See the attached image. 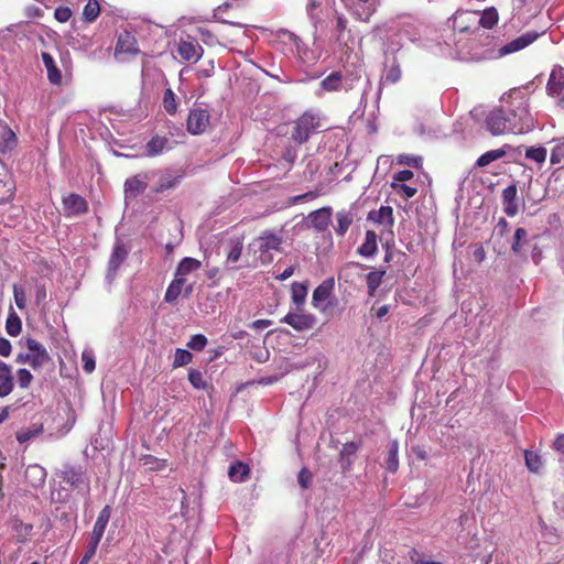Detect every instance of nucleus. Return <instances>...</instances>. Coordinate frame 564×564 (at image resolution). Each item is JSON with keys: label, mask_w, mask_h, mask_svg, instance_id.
I'll list each match as a JSON object with an SVG mask.
<instances>
[{"label": "nucleus", "mask_w": 564, "mask_h": 564, "mask_svg": "<svg viewBox=\"0 0 564 564\" xmlns=\"http://www.w3.org/2000/svg\"><path fill=\"white\" fill-rule=\"evenodd\" d=\"M341 79L340 72H333L321 82V87L326 91H338L341 88Z\"/></svg>", "instance_id": "nucleus-32"}, {"label": "nucleus", "mask_w": 564, "mask_h": 564, "mask_svg": "<svg viewBox=\"0 0 564 564\" xmlns=\"http://www.w3.org/2000/svg\"><path fill=\"white\" fill-rule=\"evenodd\" d=\"M209 112L206 109H193L187 117V131L191 134L203 133L209 124Z\"/></svg>", "instance_id": "nucleus-7"}, {"label": "nucleus", "mask_w": 564, "mask_h": 564, "mask_svg": "<svg viewBox=\"0 0 564 564\" xmlns=\"http://www.w3.org/2000/svg\"><path fill=\"white\" fill-rule=\"evenodd\" d=\"M487 129L494 135L505 133L522 134L533 127L527 106L502 105L494 108L486 117Z\"/></svg>", "instance_id": "nucleus-1"}, {"label": "nucleus", "mask_w": 564, "mask_h": 564, "mask_svg": "<svg viewBox=\"0 0 564 564\" xmlns=\"http://www.w3.org/2000/svg\"><path fill=\"white\" fill-rule=\"evenodd\" d=\"M475 21L478 25L491 29L498 23V12L495 8L486 9Z\"/></svg>", "instance_id": "nucleus-34"}, {"label": "nucleus", "mask_w": 564, "mask_h": 564, "mask_svg": "<svg viewBox=\"0 0 564 564\" xmlns=\"http://www.w3.org/2000/svg\"><path fill=\"white\" fill-rule=\"evenodd\" d=\"M25 347L31 358V367L36 370L51 361V357L46 348L36 339L28 337L25 339Z\"/></svg>", "instance_id": "nucleus-4"}, {"label": "nucleus", "mask_w": 564, "mask_h": 564, "mask_svg": "<svg viewBox=\"0 0 564 564\" xmlns=\"http://www.w3.org/2000/svg\"><path fill=\"white\" fill-rule=\"evenodd\" d=\"M185 282H186L185 278H180V276L175 275L174 280L170 283V285L165 292V295H164L165 302L174 303L181 295V293L184 289Z\"/></svg>", "instance_id": "nucleus-27"}, {"label": "nucleus", "mask_w": 564, "mask_h": 564, "mask_svg": "<svg viewBox=\"0 0 564 564\" xmlns=\"http://www.w3.org/2000/svg\"><path fill=\"white\" fill-rule=\"evenodd\" d=\"M297 480L303 489H307L312 481V474L306 468H302L299 473Z\"/></svg>", "instance_id": "nucleus-58"}, {"label": "nucleus", "mask_w": 564, "mask_h": 564, "mask_svg": "<svg viewBox=\"0 0 564 564\" xmlns=\"http://www.w3.org/2000/svg\"><path fill=\"white\" fill-rule=\"evenodd\" d=\"M360 446L361 442H347L343 445L339 452V463L343 471L350 470L352 466L351 457L357 453Z\"/></svg>", "instance_id": "nucleus-16"}, {"label": "nucleus", "mask_w": 564, "mask_h": 564, "mask_svg": "<svg viewBox=\"0 0 564 564\" xmlns=\"http://www.w3.org/2000/svg\"><path fill=\"white\" fill-rule=\"evenodd\" d=\"M547 151L544 147H530L525 150V158L530 159L539 164L544 163Z\"/></svg>", "instance_id": "nucleus-42"}, {"label": "nucleus", "mask_w": 564, "mask_h": 564, "mask_svg": "<svg viewBox=\"0 0 564 564\" xmlns=\"http://www.w3.org/2000/svg\"><path fill=\"white\" fill-rule=\"evenodd\" d=\"M33 381V375L25 368L17 371V382L21 389H28Z\"/></svg>", "instance_id": "nucleus-50"}, {"label": "nucleus", "mask_w": 564, "mask_h": 564, "mask_svg": "<svg viewBox=\"0 0 564 564\" xmlns=\"http://www.w3.org/2000/svg\"><path fill=\"white\" fill-rule=\"evenodd\" d=\"M148 173H140L126 180V198L133 199L141 195L148 187Z\"/></svg>", "instance_id": "nucleus-10"}, {"label": "nucleus", "mask_w": 564, "mask_h": 564, "mask_svg": "<svg viewBox=\"0 0 564 564\" xmlns=\"http://www.w3.org/2000/svg\"><path fill=\"white\" fill-rule=\"evenodd\" d=\"M14 389L12 367L0 360V398L8 397Z\"/></svg>", "instance_id": "nucleus-14"}, {"label": "nucleus", "mask_w": 564, "mask_h": 564, "mask_svg": "<svg viewBox=\"0 0 564 564\" xmlns=\"http://www.w3.org/2000/svg\"><path fill=\"white\" fill-rule=\"evenodd\" d=\"M181 178V174L173 175L171 173H165L160 177L158 184L153 187V192L163 193L165 191L172 189L180 184Z\"/></svg>", "instance_id": "nucleus-26"}, {"label": "nucleus", "mask_w": 564, "mask_h": 564, "mask_svg": "<svg viewBox=\"0 0 564 564\" xmlns=\"http://www.w3.org/2000/svg\"><path fill=\"white\" fill-rule=\"evenodd\" d=\"M283 236L271 229L263 230L252 242L259 253V260L262 264H269L273 261V252H281Z\"/></svg>", "instance_id": "nucleus-2"}, {"label": "nucleus", "mask_w": 564, "mask_h": 564, "mask_svg": "<svg viewBox=\"0 0 564 564\" xmlns=\"http://www.w3.org/2000/svg\"><path fill=\"white\" fill-rule=\"evenodd\" d=\"M192 358L193 355L188 350L177 348L174 355L173 367L178 368L188 365L192 361Z\"/></svg>", "instance_id": "nucleus-47"}, {"label": "nucleus", "mask_w": 564, "mask_h": 564, "mask_svg": "<svg viewBox=\"0 0 564 564\" xmlns=\"http://www.w3.org/2000/svg\"><path fill=\"white\" fill-rule=\"evenodd\" d=\"M477 12H457L453 21L454 29L458 30L459 32H468L470 28L465 24V21H469L471 19L475 21L477 19Z\"/></svg>", "instance_id": "nucleus-31"}, {"label": "nucleus", "mask_w": 564, "mask_h": 564, "mask_svg": "<svg viewBox=\"0 0 564 564\" xmlns=\"http://www.w3.org/2000/svg\"><path fill=\"white\" fill-rule=\"evenodd\" d=\"M528 243V231L524 228H518L511 243L512 252L519 254L523 246Z\"/></svg>", "instance_id": "nucleus-40"}, {"label": "nucleus", "mask_w": 564, "mask_h": 564, "mask_svg": "<svg viewBox=\"0 0 564 564\" xmlns=\"http://www.w3.org/2000/svg\"><path fill=\"white\" fill-rule=\"evenodd\" d=\"M510 149V145L509 144H505L502 148L500 149H495V150H490V151H487L486 153L481 154L477 162H476V165L478 167H484V166H487L489 165L491 162L496 161V160H499L501 158H503L506 154H507V151Z\"/></svg>", "instance_id": "nucleus-23"}, {"label": "nucleus", "mask_w": 564, "mask_h": 564, "mask_svg": "<svg viewBox=\"0 0 564 564\" xmlns=\"http://www.w3.org/2000/svg\"><path fill=\"white\" fill-rule=\"evenodd\" d=\"M100 14V4L97 0H88L83 10L86 22H94Z\"/></svg>", "instance_id": "nucleus-38"}, {"label": "nucleus", "mask_w": 564, "mask_h": 564, "mask_svg": "<svg viewBox=\"0 0 564 564\" xmlns=\"http://www.w3.org/2000/svg\"><path fill=\"white\" fill-rule=\"evenodd\" d=\"M282 323L290 325L296 332H305L312 329L316 325V317L310 313H288Z\"/></svg>", "instance_id": "nucleus-5"}, {"label": "nucleus", "mask_w": 564, "mask_h": 564, "mask_svg": "<svg viewBox=\"0 0 564 564\" xmlns=\"http://www.w3.org/2000/svg\"><path fill=\"white\" fill-rule=\"evenodd\" d=\"M99 543H100V541L93 540L90 538L87 550H86L83 558L80 560L79 564H88L90 562V560L95 556V554L97 552V547H98Z\"/></svg>", "instance_id": "nucleus-54"}, {"label": "nucleus", "mask_w": 564, "mask_h": 564, "mask_svg": "<svg viewBox=\"0 0 564 564\" xmlns=\"http://www.w3.org/2000/svg\"><path fill=\"white\" fill-rule=\"evenodd\" d=\"M25 474H26V476L33 475L35 477L36 482L33 484V486H35V487L44 484L45 478H46L45 470L42 467H40L39 465L29 466L25 470Z\"/></svg>", "instance_id": "nucleus-51"}, {"label": "nucleus", "mask_w": 564, "mask_h": 564, "mask_svg": "<svg viewBox=\"0 0 564 564\" xmlns=\"http://www.w3.org/2000/svg\"><path fill=\"white\" fill-rule=\"evenodd\" d=\"M401 77L402 72L400 65L393 64L387 69L383 82L388 84H397Z\"/></svg>", "instance_id": "nucleus-48"}, {"label": "nucleus", "mask_w": 564, "mask_h": 564, "mask_svg": "<svg viewBox=\"0 0 564 564\" xmlns=\"http://www.w3.org/2000/svg\"><path fill=\"white\" fill-rule=\"evenodd\" d=\"M83 369L86 373H91L95 370V358L90 352L84 351L82 354Z\"/></svg>", "instance_id": "nucleus-56"}, {"label": "nucleus", "mask_w": 564, "mask_h": 564, "mask_svg": "<svg viewBox=\"0 0 564 564\" xmlns=\"http://www.w3.org/2000/svg\"><path fill=\"white\" fill-rule=\"evenodd\" d=\"M6 330L8 335L12 337L18 336L22 330V322L19 315L13 310L9 312V315L7 317Z\"/></svg>", "instance_id": "nucleus-33"}, {"label": "nucleus", "mask_w": 564, "mask_h": 564, "mask_svg": "<svg viewBox=\"0 0 564 564\" xmlns=\"http://www.w3.org/2000/svg\"><path fill=\"white\" fill-rule=\"evenodd\" d=\"M553 448L556 452L564 454V434H560L556 436V438L553 442Z\"/></svg>", "instance_id": "nucleus-64"}, {"label": "nucleus", "mask_w": 564, "mask_h": 564, "mask_svg": "<svg viewBox=\"0 0 564 564\" xmlns=\"http://www.w3.org/2000/svg\"><path fill=\"white\" fill-rule=\"evenodd\" d=\"M62 203L64 213L67 217L79 216L88 212L87 200L78 194H68L67 196L63 197Z\"/></svg>", "instance_id": "nucleus-8"}, {"label": "nucleus", "mask_w": 564, "mask_h": 564, "mask_svg": "<svg viewBox=\"0 0 564 564\" xmlns=\"http://www.w3.org/2000/svg\"><path fill=\"white\" fill-rule=\"evenodd\" d=\"M200 267L202 262L199 260L186 257L180 261L175 274L176 276L185 278L187 274L198 270Z\"/></svg>", "instance_id": "nucleus-28"}, {"label": "nucleus", "mask_w": 564, "mask_h": 564, "mask_svg": "<svg viewBox=\"0 0 564 564\" xmlns=\"http://www.w3.org/2000/svg\"><path fill=\"white\" fill-rule=\"evenodd\" d=\"M337 225L335 232L339 237H344L354 221V214L350 210L341 209L336 214Z\"/></svg>", "instance_id": "nucleus-21"}, {"label": "nucleus", "mask_w": 564, "mask_h": 564, "mask_svg": "<svg viewBox=\"0 0 564 564\" xmlns=\"http://www.w3.org/2000/svg\"><path fill=\"white\" fill-rule=\"evenodd\" d=\"M414 176L411 170H402L393 175V181L399 184H404V182L411 180Z\"/></svg>", "instance_id": "nucleus-62"}, {"label": "nucleus", "mask_w": 564, "mask_h": 564, "mask_svg": "<svg viewBox=\"0 0 564 564\" xmlns=\"http://www.w3.org/2000/svg\"><path fill=\"white\" fill-rule=\"evenodd\" d=\"M129 254L128 248L122 241H117L108 261L107 278L112 281L120 265L127 260Z\"/></svg>", "instance_id": "nucleus-6"}, {"label": "nucleus", "mask_w": 564, "mask_h": 564, "mask_svg": "<svg viewBox=\"0 0 564 564\" xmlns=\"http://www.w3.org/2000/svg\"><path fill=\"white\" fill-rule=\"evenodd\" d=\"M564 90V68L562 66H554L552 69L547 84L546 91L549 96H560Z\"/></svg>", "instance_id": "nucleus-11"}, {"label": "nucleus", "mask_w": 564, "mask_h": 564, "mask_svg": "<svg viewBox=\"0 0 564 564\" xmlns=\"http://www.w3.org/2000/svg\"><path fill=\"white\" fill-rule=\"evenodd\" d=\"M13 296H14V302H15V305L18 306V308L24 310L26 306V295H25L24 290L18 285H14L13 286Z\"/></svg>", "instance_id": "nucleus-55"}, {"label": "nucleus", "mask_w": 564, "mask_h": 564, "mask_svg": "<svg viewBox=\"0 0 564 564\" xmlns=\"http://www.w3.org/2000/svg\"><path fill=\"white\" fill-rule=\"evenodd\" d=\"M1 137L3 139V143L0 145V150L2 152L12 150L18 143L15 133L7 126L3 127Z\"/></svg>", "instance_id": "nucleus-39"}, {"label": "nucleus", "mask_w": 564, "mask_h": 564, "mask_svg": "<svg viewBox=\"0 0 564 564\" xmlns=\"http://www.w3.org/2000/svg\"><path fill=\"white\" fill-rule=\"evenodd\" d=\"M169 139L166 137L154 135L152 137L147 145L145 151L148 156H158L167 147Z\"/></svg>", "instance_id": "nucleus-24"}, {"label": "nucleus", "mask_w": 564, "mask_h": 564, "mask_svg": "<svg viewBox=\"0 0 564 564\" xmlns=\"http://www.w3.org/2000/svg\"><path fill=\"white\" fill-rule=\"evenodd\" d=\"M332 213L333 209L329 206H325L312 212L308 216L312 227L315 228L318 232L325 231L330 224Z\"/></svg>", "instance_id": "nucleus-13"}, {"label": "nucleus", "mask_w": 564, "mask_h": 564, "mask_svg": "<svg viewBox=\"0 0 564 564\" xmlns=\"http://www.w3.org/2000/svg\"><path fill=\"white\" fill-rule=\"evenodd\" d=\"M397 163L414 169H421L423 165V159L421 156H414L411 154H400L397 156Z\"/></svg>", "instance_id": "nucleus-45"}, {"label": "nucleus", "mask_w": 564, "mask_h": 564, "mask_svg": "<svg viewBox=\"0 0 564 564\" xmlns=\"http://www.w3.org/2000/svg\"><path fill=\"white\" fill-rule=\"evenodd\" d=\"M177 53L184 61L197 62L202 57L204 48L198 43L181 41L177 46Z\"/></svg>", "instance_id": "nucleus-15"}, {"label": "nucleus", "mask_w": 564, "mask_h": 564, "mask_svg": "<svg viewBox=\"0 0 564 564\" xmlns=\"http://www.w3.org/2000/svg\"><path fill=\"white\" fill-rule=\"evenodd\" d=\"M139 460L149 470L159 471L163 470L167 466V460L158 458L150 454L141 455Z\"/></svg>", "instance_id": "nucleus-30"}, {"label": "nucleus", "mask_w": 564, "mask_h": 564, "mask_svg": "<svg viewBox=\"0 0 564 564\" xmlns=\"http://www.w3.org/2000/svg\"><path fill=\"white\" fill-rule=\"evenodd\" d=\"M368 220L392 228L394 225L393 209L391 206H381L378 210L369 212Z\"/></svg>", "instance_id": "nucleus-17"}, {"label": "nucleus", "mask_w": 564, "mask_h": 564, "mask_svg": "<svg viewBox=\"0 0 564 564\" xmlns=\"http://www.w3.org/2000/svg\"><path fill=\"white\" fill-rule=\"evenodd\" d=\"M61 478L64 482L70 485L72 487H78L85 481V479H83V471L79 468L72 466L65 467L61 471Z\"/></svg>", "instance_id": "nucleus-25"}, {"label": "nucleus", "mask_w": 564, "mask_h": 564, "mask_svg": "<svg viewBox=\"0 0 564 564\" xmlns=\"http://www.w3.org/2000/svg\"><path fill=\"white\" fill-rule=\"evenodd\" d=\"M115 54L118 55H138L140 50L135 36L129 32L123 31L118 35Z\"/></svg>", "instance_id": "nucleus-9"}, {"label": "nucleus", "mask_w": 564, "mask_h": 564, "mask_svg": "<svg viewBox=\"0 0 564 564\" xmlns=\"http://www.w3.org/2000/svg\"><path fill=\"white\" fill-rule=\"evenodd\" d=\"M391 186L397 193L401 194L404 199L412 198L417 193L416 187H412L406 184L392 182Z\"/></svg>", "instance_id": "nucleus-52"}, {"label": "nucleus", "mask_w": 564, "mask_h": 564, "mask_svg": "<svg viewBox=\"0 0 564 564\" xmlns=\"http://www.w3.org/2000/svg\"><path fill=\"white\" fill-rule=\"evenodd\" d=\"M11 350V343L4 337H0V356L8 357L10 356Z\"/></svg>", "instance_id": "nucleus-63"}, {"label": "nucleus", "mask_w": 564, "mask_h": 564, "mask_svg": "<svg viewBox=\"0 0 564 564\" xmlns=\"http://www.w3.org/2000/svg\"><path fill=\"white\" fill-rule=\"evenodd\" d=\"M249 474L248 465L242 462H235L230 465L228 476L234 481H242Z\"/></svg>", "instance_id": "nucleus-36"}, {"label": "nucleus", "mask_w": 564, "mask_h": 564, "mask_svg": "<svg viewBox=\"0 0 564 564\" xmlns=\"http://www.w3.org/2000/svg\"><path fill=\"white\" fill-rule=\"evenodd\" d=\"M525 458V465L529 468V470L533 473H538L542 466V460L540 455H538L534 452L525 451L524 453Z\"/></svg>", "instance_id": "nucleus-46"}, {"label": "nucleus", "mask_w": 564, "mask_h": 564, "mask_svg": "<svg viewBox=\"0 0 564 564\" xmlns=\"http://www.w3.org/2000/svg\"><path fill=\"white\" fill-rule=\"evenodd\" d=\"M399 444L397 441H392L389 444L388 457L386 460L387 469L394 474L399 468Z\"/></svg>", "instance_id": "nucleus-35"}, {"label": "nucleus", "mask_w": 564, "mask_h": 564, "mask_svg": "<svg viewBox=\"0 0 564 564\" xmlns=\"http://www.w3.org/2000/svg\"><path fill=\"white\" fill-rule=\"evenodd\" d=\"M538 37H539V33L527 32V33L522 34L521 36L512 40L505 46H502L500 48V53L502 55H506V54L518 52V51L527 47L528 45L532 44Z\"/></svg>", "instance_id": "nucleus-12"}, {"label": "nucleus", "mask_w": 564, "mask_h": 564, "mask_svg": "<svg viewBox=\"0 0 564 564\" xmlns=\"http://www.w3.org/2000/svg\"><path fill=\"white\" fill-rule=\"evenodd\" d=\"M13 530L17 532L18 541L24 542L31 535L33 525L25 524L20 520H15L13 523Z\"/></svg>", "instance_id": "nucleus-43"}, {"label": "nucleus", "mask_w": 564, "mask_h": 564, "mask_svg": "<svg viewBox=\"0 0 564 564\" xmlns=\"http://www.w3.org/2000/svg\"><path fill=\"white\" fill-rule=\"evenodd\" d=\"M307 295V285L300 282H294L291 285V296L292 301L295 304L296 308L301 310V307L305 303V299Z\"/></svg>", "instance_id": "nucleus-29"}, {"label": "nucleus", "mask_w": 564, "mask_h": 564, "mask_svg": "<svg viewBox=\"0 0 564 564\" xmlns=\"http://www.w3.org/2000/svg\"><path fill=\"white\" fill-rule=\"evenodd\" d=\"M110 516H111V507L107 505L102 508V510L99 512V514L96 519V522L94 524L93 532L90 535V538L93 540L101 541L105 530H106V527L109 522Z\"/></svg>", "instance_id": "nucleus-19"}, {"label": "nucleus", "mask_w": 564, "mask_h": 564, "mask_svg": "<svg viewBox=\"0 0 564 564\" xmlns=\"http://www.w3.org/2000/svg\"><path fill=\"white\" fill-rule=\"evenodd\" d=\"M334 289V280L327 279L323 281L313 292L312 305L319 308V303L326 301Z\"/></svg>", "instance_id": "nucleus-20"}, {"label": "nucleus", "mask_w": 564, "mask_h": 564, "mask_svg": "<svg viewBox=\"0 0 564 564\" xmlns=\"http://www.w3.org/2000/svg\"><path fill=\"white\" fill-rule=\"evenodd\" d=\"M54 17L58 22L65 23L72 18V10L68 7H57Z\"/></svg>", "instance_id": "nucleus-57"}, {"label": "nucleus", "mask_w": 564, "mask_h": 564, "mask_svg": "<svg viewBox=\"0 0 564 564\" xmlns=\"http://www.w3.org/2000/svg\"><path fill=\"white\" fill-rule=\"evenodd\" d=\"M517 195H518V187L517 185L513 183L509 186H507L503 191H502V194H501V199H502V203L507 202V200H512L513 198H517Z\"/></svg>", "instance_id": "nucleus-61"}, {"label": "nucleus", "mask_w": 564, "mask_h": 564, "mask_svg": "<svg viewBox=\"0 0 564 564\" xmlns=\"http://www.w3.org/2000/svg\"><path fill=\"white\" fill-rule=\"evenodd\" d=\"M502 206H503V212L509 217L516 216L519 212V205H518L517 198H513L512 200H507V202L502 203Z\"/></svg>", "instance_id": "nucleus-59"}, {"label": "nucleus", "mask_w": 564, "mask_h": 564, "mask_svg": "<svg viewBox=\"0 0 564 564\" xmlns=\"http://www.w3.org/2000/svg\"><path fill=\"white\" fill-rule=\"evenodd\" d=\"M318 128L319 117L312 110H307L293 122L291 139L299 144H303Z\"/></svg>", "instance_id": "nucleus-3"}, {"label": "nucleus", "mask_w": 564, "mask_h": 564, "mask_svg": "<svg viewBox=\"0 0 564 564\" xmlns=\"http://www.w3.org/2000/svg\"><path fill=\"white\" fill-rule=\"evenodd\" d=\"M41 57L47 72V79L53 85L62 84V72L57 67L53 56L50 53L42 52Z\"/></svg>", "instance_id": "nucleus-18"}, {"label": "nucleus", "mask_w": 564, "mask_h": 564, "mask_svg": "<svg viewBox=\"0 0 564 564\" xmlns=\"http://www.w3.org/2000/svg\"><path fill=\"white\" fill-rule=\"evenodd\" d=\"M206 345H207V338L203 334H196V335L192 336L189 341L187 343V347L193 350H196V351L203 350Z\"/></svg>", "instance_id": "nucleus-53"}, {"label": "nucleus", "mask_w": 564, "mask_h": 564, "mask_svg": "<svg viewBox=\"0 0 564 564\" xmlns=\"http://www.w3.org/2000/svg\"><path fill=\"white\" fill-rule=\"evenodd\" d=\"M377 238L373 230H367L365 241L358 247L357 252L366 258L372 257L378 250Z\"/></svg>", "instance_id": "nucleus-22"}, {"label": "nucleus", "mask_w": 564, "mask_h": 564, "mask_svg": "<svg viewBox=\"0 0 564 564\" xmlns=\"http://www.w3.org/2000/svg\"><path fill=\"white\" fill-rule=\"evenodd\" d=\"M163 107L169 115H175L177 111L176 96L171 88H166L164 91Z\"/></svg>", "instance_id": "nucleus-41"}, {"label": "nucleus", "mask_w": 564, "mask_h": 564, "mask_svg": "<svg viewBox=\"0 0 564 564\" xmlns=\"http://www.w3.org/2000/svg\"><path fill=\"white\" fill-rule=\"evenodd\" d=\"M242 252V240L237 238L236 240L231 241L230 250L227 253V261L228 262H237L241 256Z\"/></svg>", "instance_id": "nucleus-49"}, {"label": "nucleus", "mask_w": 564, "mask_h": 564, "mask_svg": "<svg viewBox=\"0 0 564 564\" xmlns=\"http://www.w3.org/2000/svg\"><path fill=\"white\" fill-rule=\"evenodd\" d=\"M188 381L195 389L205 390L207 388V382L204 380V376L200 370L191 368L188 370Z\"/></svg>", "instance_id": "nucleus-44"}, {"label": "nucleus", "mask_w": 564, "mask_h": 564, "mask_svg": "<svg viewBox=\"0 0 564 564\" xmlns=\"http://www.w3.org/2000/svg\"><path fill=\"white\" fill-rule=\"evenodd\" d=\"M335 30L337 34V41H341L343 33L347 30V20L343 14H337Z\"/></svg>", "instance_id": "nucleus-60"}, {"label": "nucleus", "mask_w": 564, "mask_h": 564, "mask_svg": "<svg viewBox=\"0 0 564 564\" xmlns=\"http://www.w3.org/2000/svg\"><path fill=\"white\" fill-rule=\"evenodd\" d=\"M386 271H371L367 274V286H368V294L370 296H375L377 289L380 286L382 282V278L384 275Z\"/></svg>", "instance_id": "nucleus-37"}]
</instances>
